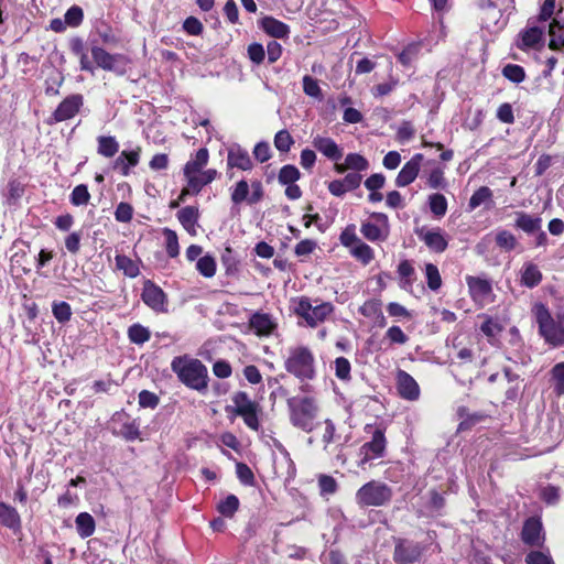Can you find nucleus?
<instances>
[{"label": "nucleus", "mask_w": 564, "mask_h": 564, "mask_svg": "<svg viewBox=\"0 0 564 564\" xmlns=\"http://www.w3.org/2000/svg\"><path fill=\"white\" fill-rule=\"evenodd\" d=\"M70 52L79 58V67L82 70L94 73L95 66L93 62L88 58L86 52V45L82 37H73L69 41Z\"/></svg>", "instance_id": "nucleus-29"}, {"label": "nucleus", "mask_w": 564, "mask_h": 564, "mask_svg": "<svg viewBox=\"0 0 564 564\" xmlns=\"http://www.w3.org/2000/svg\"><path fill=\"white\" fill-rule=\"evenodd\" d=\"M90 53L96 67L120 75L124 73V66L128 63L126 55L120 53L111 54L99 45H91Z\"/></svg>", "instance_id": "nucleus-11"}, {"label": "nucleus", "mask_w": 564, "mask_h": 564, "mask_svg": "<svg viewBox=\"0 0 564 564\" xmlns=\"http://www.w3.org/2000/svg\"><path fill=\"white\" fill-rule=\"evenodd\" d=\"M551 36L549 48L552 51H561L564 48V22L553 19L549 26Z\"/></svg>", "instance_id": "nucleus-32"}, {"label": "nucleus", "mask_w": 564, "mask_h": 564, "mask_svg": "<svg viewBox=\"0 0 564 564\" xmlns=\"http://www.w3.org/2000/svg\"><path fill=\"white\" fill-rule=\"evenodd\" d=\"M538 324L539 335L544 343L553 348L564 346V314L562 321H555L549 307L543 303H536L532 310Z\"/></svg>", "instance_id": "nucleus-3"}, {"label": "nucleus", "mask_w": 564, "mask_h": 564, "mask_svg": "<svg viewBox=\"0 0 564 564\" xmlns=\"http://www.w3.org/2000/svg\"><path fill=\"white\" fill-rule=\"evenodd\" d=\"M52 313L61 324L67 323L73 314L70 305L65 301L54 302L52 304Z\"/></svg>", "instance_id": "nucleus-52"}, {"label": "nucleus", "mask_w": 564, "mask_h": 564, "mask_svg": "<svg viewBox=\"0 0 564 564\" xmlns=\"http://www.w3.org/2000/svg\"><path fill=\"white\" fill-rule=\"evenodd\" d=\"M303 91L313 98H322L323 96L318 80L310 75L303 77Z\"/></svg>", "instance_id": "nucleus-63"}, {"label": "nucleus", "mask_w": 564, "mask_h": 564, "mask_svg": "<svg viewBox=\"0 0 564 564\" xmlns=\"http://www.w3.org/2000/svg\"><path fill=\"white\" fill-rule=\"evenodd\" d=\"M218 177V172L215 169H208L203 171L196 176L191 177L186 183H188L189 187H192V193L194 195L199 194L204 186L210 184Z\"/></svg>", "instance_id": "nucleus-31"}, {"label": "nucleus", "mask_w": 564, "mask_h": 564, "mask_svg": "<svg viewBox=\"0 0 564 564\" xmlns=\"http://www.w3.org/2000/svg\"><path fill=\"white\" fill-rule=\"evenodd\" d=\"M69 200L74 206L87 205L90 200V193L87 185H76L70 193Z\"/></svg>", "instance_id": "nucleus-50"}, {"label": "nucleus", "mask_w": 564, "mask_h": 564, "mask_svg": "<svg viewBox=\"0 0 564 564\" xmlns=\"http://www.w3.org/2000/svg\"><path fill=\"white\" fill-rule=\"evenodd\" d=\"M392 488L383 481L370 480L356 491V502L361 508L383 507L391 502Z\"/></svg>", "instance_id": "nucleus-7"}, {"label": "nucleus", "mask_w": 564, "mask_h": 564, "mask_svg": "<svg viewBox=\"0 0 564 564\" xmlns=\"http://www.w3.org/2000/svg\"><path fill=\"white\" fill-rule=\"evenodd\" d=\"M142 302L156 313L167 312V295L152 280H145L141 292Z\"/></svg>", "instance_id": "nucleus-13"}, {"label": "nucleus", "mask_w": 564, "mask_h": 564, "mask_svg": "<svg viewBox=\"0 0 564 564\" xmlns=\"http://www.w3.org/2000/svg\"><path fill=\"white\" fill-rule=\"evenodd\" d=\"M542 226V218L539 215L529 214L523 210L514 212L513 227L523 231L527 235H534L540 231Z\"/></svg>", "instance_id": "nucleus-22"}, {"label": "nucleus", "mask_w": 564, "mask_h": 564, "mask_svg": "<svg viewBox=\"0 0 564 564\" xmlns=\"http://www.w3.org/2000/svg\"><path fill=\"white\" fill-rule=\"evenodd\" d=\"M543 280V273L538 264L527 261L523 263L520 271V284L528 289L538 286Z\"/></svg>", "instance_id": "nucleus-26"}, {"label": "nucleus", "mask_w": 564, "mask_h": 564, "mask_svg": "<svg viewBox=\"0 0 564 564\" xmlns=\"http://www.w3.org/2000/svg\"><path fill=\"white\" fill-rule=\"evenodd\" d=\"M395 387L401 399L416 401L420 398L421 389L416 380L405 370L399 369L395 375Z\"/></svg>", "instance_id": "nucleus-17"}, {"label": "nucleus", "mask_w": 564, "mask_h": 564, "mask_svg": "<svg viewBox=\"0 0 564 564\" xmlns=\"http://www.w3.org/2000/svg\"><path fill=\"white\" fill-rule=\"evenodd\" d=\"M67 26L77 28L83 23L84 11L79 6H72L64 14Z\"/></svg>", "instance_id": "nucleus-62"}, {"label": "nucleus", "mask_w": 564, "mask_h": 564, "mask_svg": "<svg viewBox=\"0 0 564 564\" xmlns=\"http://www.w3.org/2000/svg\"><path fill=\"white\" fill-rule=\"evenodd\" d=\"M260 26L268 35L274 39H288L290 34V26L273 17L262 18Z\"/></svg>", "instance_id": "nucleus-27"}, {"label": "nucleus", "mask_w": 564, "mask_h": 564, "mask_svg": "<svg viewBox=\"0 0 564 564\" xmlns=\"http://www.w3.org/2000/svg\"><path fill=\"white\" fill-rule=\"evenodd\" d=\"M97 142V152L105 158H112L119 151V143L112 135H99Z\"/></svg>", "instance_id": "nucleus-37"}, {"label": "nucleus", "mask_w": 564, "mask_h": 564, "mask_svg": "<svg viewBox=\"0 0 564 564\" xmlns=\"http://www.w3.org/2000/svg\"><path fill=\"white\" fill-rule=\"evenodd\" d=\"M64 83V75L61 72L55 70L45 80V94L46 96L59 95V88Z\"/></svg>", "instance_id": "nucleus-57"}, {"label": "nucleus", "mask_w": 564, "mask_h": 564, "mask_svg": "<svg viewBox=\"0 0 564 564\" xmlns=\"http://www.w3.org/2000/svg\"><path fill=\"white\" fill-rule=\"evenodd\" d=\"M236 475L245 486H253L256 482L254 474L246 463L239 462L236 464Z\"/></svg>", "instance_id": "nucleus-59"}, {"label": "nucleus", "mask_w": 564, "mask_h": 564, "mask_svg": "<svg viewBox=\"0 0 564 564\" xmlns=\"http://www.w3.org/2000/svg\"><path fill=\"white\" fill-rule=\"evenodd\" d=\"M291 424L306 433L313 431L318 405L313 397H292L286 400Z\"/></svg>", "instance_id": "nucleus-5"}, {"label": "nucleus", "mask_w": 564, "mask_h": 564, "mask_svg": "<svg viewBox=\"0 0 564 564\" xmlns=\"http://www.w3.org/2000/svg\"><path fill=\"white\" fill-rule=\"evenodd\" d=\"M495 243L505 252L513 251L519 245L517 237L508 229H498L496 231Z\"/></svg>", "instance_id": "nucleus-36"}, {"label": "nucleus", "mask_w": 564, "mask_h": 564, "mask_svg": "<svg viewBox=\"0 0 564 564\" xmlns=\"http://www.w3.org/2000/svg\"><path fill=\"white\" fill-rule=\"evenodd\" d=\"M335 364V376L341 381H349L351 379V366L347 358L337 357Z\"/></svg>", "instance_id": "nucleus-60"}, {"label": "nucleus", "mask_w": 564, "mask_h": 564, "mask_svg": "<svg viewBox=\"0 0 564 564\" xmlns=\"http://www.w3.org/2000/svg\"><path fill=\"white\" fill-rule=\"evenodd\" d=\"M127 334L129 340L135 345H143L151 338V332L149 328L139 323H134L129 326Z\"/></svg>", "instance_id": "nucleus-41"}, {"label": "nucleus", "mask_w": 564, "mask_h": 564, "mask_svg": "<svg viewBox=\"0 0 564 564\" xmlns=\"http://www.w3.org/2000/svg\"><path fill=\"white\" fill-rule=\"evenodd\" d=\"M232 404L226 405L225 411L230 420L240 417L245 425L254 432L261 427V419L263 415L262 405L252 400L248 392L239 390L231 395Z\"/></svg>", "instance_id": "nucleus-2"}, {"label": "nucleus", "mask_w": 564, "mask_h": 564, "mask_svg": "<svg viewBox=\"0 0 564 564\" xmlns=\"http://www.w3.org/2000/svg\"><path fill=\"white\" fill-rule=\"evenodd\" d=\"M0 525L10 529L14 534L22 530L20 513L14 507L6 502H0Z\"/></svg>", "instance_id": "nucleus-24"}, {"label": "nucleus", "mask_w": 564, "mask_h": 564, "mask_svg": "<svg viewBox=\"0 0 564 564\" xmlns=\"http://www.w3.org/2000/svg\"><path fill=\"white\" fill-rule=\"evenodd\" d=\"M426 545L405 538H394L392 558L395 564H417L421 562Z\"/></svg>", "instance_id": "nucleus-9"}, {"label": "nucleus", "mask_w": 564, "mask_h": 564, "mask_svg": "<svg viewBox=\"0 0 564 564\" xmlns=\"http://www.w3.org/2000/svg\"><path fill=\"white\" fill-rule=\"evenodd\" d=\"M301 177L300 170L293 164L283 165L278 175L281 185L294 184Z\"/></svg>", "instance_id": "nucleus-45"}, {"label": "nucleus", "mask_w": 564, "mask_h": 564, "mask_svg": "<svg viewBox=\"0 0 564 564\" xmlns=\"http://www.w3.org/2000/svg\"><path fill=\"white\" fill-rule=\"evenodd\" d=\"M551 377L554 381V392L556 395L564 394V361L557 362L552 367Z\"/></svg>", "instance_id": "nucleus-55"}, {"label": "nucleus", "mask_w": 564, "mask_h": 564, "mask_svg": "<svg viewBox=\"0 0 564 564\" xmlns=\"http://www.w3.org/2000/svg\"><path fill=\"white\" fill-rule=\"evenodd\" d=\"M292 312L299 318L304 321V325L310 328H316L319 324L327 321L335 312L332 302H322L313 305L307 296H299L292 299Z\"/></svg>", "instance_id": "nucleus-4"}, {"label": "nucleus", "mask_w": 564, "mask_h": 564, "mask_svg": "<svg viewBox=\"0 0 564 564\" xmlns=\"http://www.w3.org/2000/svg\"><path fill=\"white\" fill-rule=\"evenodd\" d=\"M285 370L300 380H312L316 376L315 357L307 346H296L289 349L284 360Z\"/></svg>", "instance_id": "nucleus-6"}, {"label": "nucleus", "mask_w": 564, "mask_h": 564, "mask_svg": "<svg viewBox=\"0 0 564 564\" xmlns=\"http://www.w3.org/2000/svg\"><path fill=\"white\" fill-rule=\"evenodd\" d=\"M521 541L531 547H542L545 542L542 521L538 517H530L524 520L520 533Z\"/></svg>", "instance_id": "nucleus-16"}, {"label": "nucleus", "mask_w": 564, "mask_h": 564, "mask_svg": "<svg viewBox=\"0 0 564 564\" xmlns=\"http://www.w3.org/2000/svg\"><path fill=\"white\" fill-rule=\"evenodd\" d=\"M349 252H350L351 257L357 259L364 265L369 264L375 259V251H373V249L369 245L364 242L362 240H360V242L355 245L349 250Z\"/></svg>", "instance_id": "nucleus-40"}, {"label": "nucleus", "mask_w": 564, "mask_h": 564, "mask_svg": "<svg viewBox=\"0 0 564 564\" xmlns=\"http://www.w3.org/2000/svg\"><path fill=\"white\" fill-rule=\"evenodd\" d=\"M518 36L519 42L517 43V47L521 51H528L530 48H535L543 42L544 30L543 28L532 25L523 29Z\"/></svg>", "instance_id": "nucleus-23"}, {"label": "nucleus", "mask_w": 564, "mask_h": 564, "mask_svg": "<svg viewBox=\"0 0 564 564\" xmlns=\"http://www.w3.org/2000/svg\"><path fill=\"white\" fill-rule=\"evenodd\" d=\"M248 325L258 337H269L278 328V323L272 315L262 312L253 313L249 318Z\"/></svg>", "instance_id": "nucleus-18"}, {"label": "nucleus", "mask_w": 564, "mask_h": 564, "mask_svg": "<svg viewBox=\"0 0 564 564\" xmlns=\"http://www.w3.org/2000/svg\"><path fill=\"white\" fill-rule=\"evenodd\" d=\"M417 237L426 245V247L437 253L447 249L448 241L442 232L441 228L426 229L422 227L415 230Z\"/></svg>", "instance_id": "nucleus-20"}, {"label": "nucleus", "mask_w": 564, "mask_h": 564, "mask_svg": "<svg viewBox=\"0 0 564 564\" xmlns=\"http://www.w3.org/2000/svg\"><path fill=\"white\" fill-rule=\"evenodd\" d=\"M429 205L435 217H443L447 212V199L443 194L435 193L430 195Z\"/></svg>", "instance_id": "nucleus-47"}, {"label": "nucleus", "mask_w": 564, "mask_h": 564, "mask_svg": "<svg viewBox=\"0 0 564 564\" xmlns=\"http://www.w3.org/2000/svg\"><path fill=\"white\" fill-rule=\"evenodd\" d=\"M240 501L234 494L228 495L217 503V511L225 518H232L239 510Z\"/></svg>", "instance_id": "nucleus-38"}, {"label": "nucleus", "mask_w": 564, "mask_h": 564, "mask_svg": "<svg viewBox=\"0 0 564 564\" xmlns=\"http://www.w3.org/2000/svg\"><path fill=\"white\" fill-rule=\"evenodd\" d=\"M465 280L469 296L476 304L485 305L492 301L494 290L489 279L467 275Z\"/></svg>", "instance_id": "nucleus-15"}, {"label": "nucleus", "mask_w": 564, "mask_h": 564, "mask_svg": "<svg viewBox=\"0 0 564 564\" xmlns=\"http://www.w3.org/2000/svg\"><path fill=\"white\" fill-rule=\"evenodd\" d=\"M76 530L82 539L89 538L96 530V521L88 512H80L75 519Z\"/></svg>", "instance_id": "nucleus-33"}, {"label": "nucleus", "mask_w": 564, "mask_h": 564, "mask_svg": "<svg viewBox=\"0 0 564 564\" xmlns=\"http://www.w3.org/2000/svg\"><path fill=\"white\" fill-rule=\"evenodd\" d=\"M382 310V302L379 299H370L360 307L359 313L367 318H375Z\"/></svg>", "instance_id": "nucleus-58"}, {"label": "nucleus", "mask_w": 564, "mask_h": 564, "mask_svg": "<svg viewBox=\"0 0 564 564\" xmlns=\"http://www.w3.org/2000/svg\"><path fill=\"white\" fill-rule=\"evenodd\" d=\"M502 75L514 84H520L525 79V70L518 64H507L502 68Z\"/></svg>", "instance_id": "nucleus-56"}, {"label": "nucleus", "mask_w": 564, "mask_h": 564, "mask_svg": "<svg viewBox=\"0 0 564 564\" xmlns=\"http://www.w3.org/2000/svg\"><path fill=\"white\" fill-rule=\"evenodd\" d=\"M115 261L116 269L122 271L126 276L134 279L140 274V260H132L126 254H116Z\"/></svg>", "instance_id": "nucleus-30"}, {"label": "nucleus", "mask_w": 564, "mask_h": 564, "mask_svg": "<svg viewBox=\"0 0 564 564\" xmlns=\"http://www.w3.org/2000/svg\"><path fill=\"white\" fill-rule=\"evenodd\" d=\"M84 106V96L82 94H72L65 97L56 109L47 118V124H55L75 118Z\"/></svg>", "instance_id": "nucleus-12"}, {"label": "nucleus", "mask_w": 564, "mask_h": 564, "mask_svg": "<svg viewBox=\"0 0 564 564\" xmlns=\"http://www.w3.org/2000/svg\"><path fill=\"white\" fill-rule=\"evenodd\" d=\"M163 236L165 238V251L170 258H176L180 254L178 237L175 230L163 228Z\"/></svg>", "instance_id": "nucleus-44"}, {"label": "nucleus", "mask_w": 564, "mask_h": 564, "mask_svg": "<svg viewBox=\"0 0 564 564\" xmlns=\"http://www.w3.org/2000/svg\"><path fill=\"white\" fill-rule=\"evenodd\" d=\"M250 185L246 180H240L231 188L230 199L234 205H240L243 202L249 204Z\"/></svg>", "instance_id": "nucleus-42"}, {"label": "nucleus", "mask_w": 564, "mask_h": 564, "mask_svg": "<svg viewBox=\"0 0 564 564\" xmlns=\"http://www.w3.org/2000/svg\"><path fill=\"white\" fill-rule=\"evenodd\" d=\"M294 142H295L294 138L292 137V134L286 129L279 130L274 134L273 144H274L275 149L280 153H288V152H290V150L293 147Z\"/></svg>", "instance_id": "nucleus-43"}, {"label": "nucleus", "mask_w": 564, "mask_h": 564, "mask_svg": "<svg viewBox=\"0 0 564 564\" xmlns=\"http://www.w3.org/2000/svg\"><path fill=\"white\" fill-rule=\"evenodd\" d=\"M365 431L371 434V440L366 442L359 448V455L361 456L358 462V466L366 468V465L377 458H381L386 455L388 441L386 438V427L381 425L367 424Z\"/></svg>", "instance_id": "nucleus-8"}, {"label": "nucleus", "mask_w": 564, "mask_h": 564, "mask_svg": "<svg viewBox=\"0 0 564 564\" xmlns=\"http://www.w3.org/2000/svg\"><path fill=\"white\" fill-rule=\"evenodd\" d=\"M345 162L349 170L359 173L369 169L368 160L359 153H348L345 158Z\"/></svg>", "instance_id": "nucleus-51"}, {"label": "nucleus", "mask_w": 564, "mask_h": 564, "mask_svg": "<svg viewBox=\"0 0 564 564\" xmlns=\"http://www.w3.org/2000/svg\"><path fill=\"white\" fill-rule=\"evenodd\" d=\"M216 268H217L216 261L209 254L198 258V260L196 262V270L204 278H213L216 273Z\"/></svg>", "instance_id": "nucleus-48"}, {"label": "nucleus", "mask_w": 564, "mask_h": 564, "mask_svg": "<svg viewBox=\"0 0 564 564\" xmlns=\"http://www.w3.org/2000/svg\"><path fill=\"white\" fill-rule=\"evenodd\" d=\"M491 198L492 191L488 186H480L478 189L474 192V194L469 198L468 207L470 210H474L481 204L491 200Z\"/></svg>", "instance_id": "nucleus-49"}, {"label": "nucleus", "mask_w": 564, "mask_h": 564, "mask_svg": "<svg viewBox=\"0 0 564 564\" xmlns=\"http://www.w3.org/2000/svg\"><path fill=\"white\" fill-rule=\"evenodd\" d=\"M141 151V147H137L131 151L123 150L115 160V169H118L122 176H128L130 169L139 164Z\"/></svg>", "instance_id": "nucleus-25"}, {"label": "nucleus", "mask_w": 564, "mask_h": 564, "mask_svg": "<svg viewBox=\"0 0 564 564\" xmlns=\"http://www.w3.org/2000/svg\"><path fill=\"white\" fill-rule=\"evenodd\" d=\"M133 217V207L131 204L121 202L115 210V218L119 223H130Z\"/></svg>", "instance_id": "nucleus-64"}, {"label": "nucleus", "mask_w": 564, "mask_h": 564, "mask_svg": "<svg viewBox=\"0 0 564 564\" xmlns=\"http://www.w3.org/2000/svg\"><path fill=\"white\" fill-rule=\"evenodd\" d=\"M177 220L182 227L189 234H196V225L199 219V209L197 206H185L176 214Z\"/></svg>", "instance_id": "nucleus-28"}, {"label": "nucleus", "mask_w": 564, "mask_h": 564, "mask_svg": "<svg viewBox=\"0 0 564 564\" xmlns=\"http://www.w3.org/2000/svg\"><path fill=\"white\" fill-rule=\"evenodd\" d=\"M318 488L322 496L334 495L338 489V484L333 476L322 474L318 476Z\"/></svg>", "instance_id": "nucleus-61"}, {"label": "nucleus", "mask_w": 564, "mask_h": 564, "mask_svg": "<svg viewBox=\"0 0 564 564\" xmlns=\"http://www.w3.org/2000/svg\"><path fill=\"white\" fill-rule=\"evenodd\" d=\"M171 369L178 381L191 390L206 393L208 389V369L202 360L188 355L176 356L172 359Z\"/></svg>", "instance_id": "nucleus-1"}, {"label": "nucleus", "mask_w": 564, "mask_h": 564, "mask_svg": "<svg viewBox=\"0 0 564 564\" xmlns=\"http://www.w3.org/2000/svg\"><path fill=\"white\" fill-rule=\"evenodd\" d=\"M253 167L254 163L246 149L241 148L239 144H234L228 149L226 174L229 180L235 177V169L247 172L251 171Z\"/></svg>", "instance_id": "nucleus-14"}, {"label": "nucleus", "mask_w": 564, "mask_h": 564, "mask_svg": "<svg viewBox=\"0 0 564 564\" xmlns=\"http://www.w3.org/2000/svg\"><path fill=\"white\" fill-rule=\"evenodd\" d=\"M426 284L431 291H438L443 284L442 276L437 265L433 263L425 264Z\"/></svg>", "instance_id": "nucleus-46"}, {"label": "nucleus", "mask_w": 564, "mask_h": 564, "mask_svg": "<svg viewBox=\"0 0 564 564\" xmlns=\"http://www.w3.org/2000/svg\"><path fill=\"white\" fill-rule=\"evenodd\" d=\"M397 272L401 279L400 286L404 290L411 289L415 275V270L412 263L409 260H402L398 265Z\"/></svg>", "instance_id": "nucleus-39"}, {"label": "nucleus", "mask_w": 564, "mask_h": 564, "mask_svg": "<svg viewBox=\"0 0 564 564\" xmlns=\"http://www.w3.org/2000/svg\"><path fill=\"white\" fill-rule=\"evenodd\" d=\"M373 221L361 223L360 232L365 239L371 242L386 241L390 235L389 218L384 213L373 212L370 214Z\"/></svg>", "instance_id": "nucleus-10"}, {"label": "nucleus", "mask_w": 564, "mask_h": 564, "mask_svg": "<svg viewBox=\"0 0 564 564\" xmlns=\"http://www.w3.org/2000/svg\"><path fill=\"white\" fill-rule=\"evenodd\" d=\"M424 155L415 153L400 170L395 177V185L398 187H405L413 183L417 177Z\"/></svg>", "instance_id": "nucleus-19"}, {"label": "nucleus", "mask_w": 564, "mask_h": 564, "mask_svg": "<svg viewBox=\"0 0 564 564\" xmlns=\"http://www.w3.org/2000/svg\"><path fill=\"white\" fill-rule=\"evenodd\" d=\"M96 32L100 39V41L106 45H118L119 37L115 34L113 29L106 22H101L99 26L96 28Z\"/></svg>", "instance_id": "nucleus-54"}, {"label": "nucleus", "mask_w": 564, "mask_h": 564, "mask_svg": "<svg viewBox=\"0 0 564 564\" xmlns=\"http://www.w3.org/2000/svg\"><path fill=\"white\" fill-rule=\"evenodd\" d=\"M360 238L356 234V225L349 224L347 225L339 235V241L345 248H349V250L360 242Z\"/></svg>", "instance_id": "nucleus-53"}, {"label": "nucleus", "mask_w": 564, "mask_h": 564, "mask_svg": "<svg viewBox=\"0 0 564 564\" xmlns=\"http://www.w3.org/2000/svg\"><path fill=\"white\" fill-rule=\"evenodd\" d=\"M456 414L459 419L458 431H467L485 419L481 413H470L466 406H458Z\"/></svg>", "instance_id": "nucleus-34"}, {"label": "nucleus", "mask_w": 564, "mask_h": 564, "mask_svg": "<svg viewBox=\"0 0 564 564\" xmlns=\"http://www.w3.org/2000/svg\"><path fill=\"white\" fill-rule=\"evenodd\" d=\"M312 145L330 161L337 162L343 158V149L330 137L316 134L312 139Z\"/></svg>", "instance_id": "nucleus-21"}, {"label": "nucleus", "mask_w": 564, "mask_h": 564, "mask_svg": "<svg viewBox=\"0 0 564 564\" xmlns=\"http://www.w3.org/2000/svg\"><path fill=\"white\" fill-rule=\"evenodd\" d=\"M481 333L487 337L490 345H495L497 337L502 333V324L491 316H485L482 324L480 325Z\"/></svg>", "instance_id": "nucleus-35"}]
</instances>
